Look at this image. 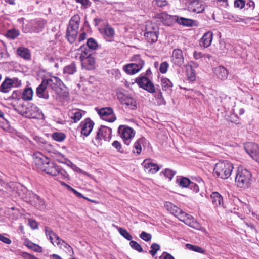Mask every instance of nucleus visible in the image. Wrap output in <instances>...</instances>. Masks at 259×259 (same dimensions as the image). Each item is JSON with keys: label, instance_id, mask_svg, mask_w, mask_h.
<instances>
[{"label": "nucleus", "instance_id": "obj_22", "mask_svg": "<svg viewBox=\"0 0 259 259\" xmlns=\"http://www.w3.org/2000/svg\"><path fill=\"white\" fill-rule=\"evenodd\" d=\"M143 163L146 172L155 174L160 169V167L157 164L150 162L148 159H145Z\"/></svg>", "mask_w": 259, "mask_h": 259}, {"label": "nucleus", "instance_id": "obj_44", "mask_svg": "<svg viewBox=\"0 0 259 259\" xmlns=\"http://www.w3.org/2000/svg\"><path fill=\"white\" fill-rule=\"evenodd\" d=\"M155 97L157 100L158 104L160 105L166 104V102L163 97L162 92L160 91L155 94Z\"/></svg>", "mask_w": 259, "mask_h": 259}, {"label": "nucleus", "instance_id": "obj_7", "mask_svg": "<svg viewBox=\"0 0 259 259\" xmlns=\"http://www.w3.org/2000/svg\"><path fill=\"white\" fill-rule=\"evenodd\" d=\"M118 132L127 145L130 144V140L135 134V131L132 128L125 125H120L118 128Z\"/></svg>", "mask_w": 259, "mask_h": 259}, {"label": "nucleus", "instance_id": "obj_1", "mask_svg": "<svg viewBox=\"0 0 259 259\" xmlns=\"http://www.w3.org/2000/svg\"><path fill=\"white\" fill-rule=\"evenodd\" d=\"M80 17L79 15H73L69 20L66 30V36L70 43H73L78 34L80 25Z\"/></svg>", "mask_w": 259, "mask_h": 259}, {"label": "nucleus", "instance_id": "obj_21", "mask_svg": "<svg viewBox=\"0 0 259 259\" xmlns=\"http://www.w3.org/2000/svg\"><path fill=\"white\" fill-rule=\"evenodd\" d=\"M235 203L236 204L237 208H234V212L235 213H248V211L250 212L249 209V205L245 203L240 200H237Z\"/></svg>", "mask_w": 259, "mask_h": 259}, {"label": "nucleus", "instance_id": "obj_37", "mask_svg": "<svg viewBox=\"0 0 259 259\" xmlns=\"http://www.w3.org/2000/svg\"><path fill=\"white\" fill-rule=\"evenodd\" d=\"M116 228L120 234L124 238L128 241H131L133 239L132 236L127 231V230L123 228L116 226Z\"/></svg>", "mask_w": 259, "mask_h": 259}, {"label": "nucleus", "instance_id": "obj_33", "mask_svg": "<svg viewBox=\"0 0 259 259\" xmlns=\"http://www.w3.org/2000/svg\"><path fill=\"white\" fill-rule=\"evenodd\" d=\"M186 72L188 80L190 81H195L196 79L195 71L193 69V66L191 64L186 66Z\"/></svg>", "mask_w": 259, "mask_h": 259}, {"label": "nucleus", "instance_id": "obj_45", "mask_svg": "<svg viewBox=\"0 0 259 259\" xmlns=\"http://www.w3.org/2000/svg\"><path fill=\"white\" fill-rule=\"evenodd\" d=\"M104 33L109 38H112L114 35V30L111 27L107 26L104 29Z\"/></svg>", "mask_w": 259, "mask_h": 259}, {"label": "nucleus", "instance_id": "obj_5", "mask_svg": "<svg viewBox=\"0 0 259 259\" xmlns=\"http://www.w3.org/2000/svg\"><path fill=\"white\" fill-rule=\"evenodd\" d=\"M165 207L171 213L186 224H191V222H193L194 218L192 215L183 211L180 208L171 203L169 202H166Z\"/></svg>", "mask_w": 259, "mask_h": 259}, {"label": "nucleus", "instance_id": "obj_36", "mask_svg": "<svg viewBox=\"0 0 259 259\" xmlns=\"http://www.w3.org/2000/svg\"><path fill=\"white\" fill-rule=\"evenodd\" d=\"M185 246L188 249L192 250L196 252H198L202 254H205L206 252L205 249L197 245H194L187 243L186 244Z\"/></svg>", "mask_w": 259, "mask_h": 259}, {"label": "nucleus", "instance_id": "obj_3", "mask_svg": "<svg viewBox=\"0 0 259 259\" xmlns=\"http://www.w3.org/2000/svg\"><path fill=\"white\" fill-rule=\"evenodd\" d=\"M152 74L151 69L149 68L144 73H142L136 79L135 82L143 89L150 93H154L155 92V87L152 81L150 79Z\"/></svg>", "mask_w": 259, "mask_h": 259}, {"label": "nucleus", "instance_id": "obj_38", "mask_svg": "<svg viewBox=\"0 0 259 259\" xmlns=\"http://www.w3.org/2000/svg\"><path fill=\"white\" fill-rule=\"evenodd\" d=\"M26 246L33 251L40 253L42 251V248L38 245L29 241L26 243Z\"/></svg>", "mask_w": 259, "mask_h": 259}, {"label": "nucleus", "instance_id": "obj_50", "mask_svg": "<svg viewBox=\"0 0 259 259\" xmlns=\"http://www.w3.org/2000/svg\"><path fill=\"white\" fill-rule=\"evenodd\" d=\"M112 145L117 150L118 152L124 153L123 149L122 148V146L119 142L118 141H114L113 142Z\"/></svg>", "mask_w": 259, "mask_h": 259}, {"label": "nucleus", "instance_id": "obj_56", "mask_svg": "<svg viewBox=\"0 0 259 259\" xmlns=\"http://www.w3.org/2000/svg\"><path fill=\"white\" fill-rule=\"evenodd\" d=\"M64 247L66 249L68 253L70 255L72 256L74 254V251L73 248L71 247V246L69 245L68 243L65 242L63 244Z\"/></svg>", "mask_w": 259, "mask_h": 259}, {"label": "nucleus", "instance_id": "obj_20", "mask_svg": "<svg viewBox=\"0 0 259 259\" xmlns=\"http://www.w3.org/2000/svg\"><path fill=\"white\" fill-rule=\"evenodd\" d=\"M213 34L211 31H208L204 34L202 38L200 39L199 45L201 47L207 48L210 46Z\"/></svg>", "mask_w": 259, "mask_h": 259}, {"label": "nucleus", "instance_id": "obj_30", "mask_svg": "<svg viewBox=\"0 0 259 259\" xmlns=\"http://www.w3.org/2000/svg\"><path fill=\"white\" fill-rule=\"evenodd\" d=\"M82 112L85 113L84 111L79 109H73L70 113L71 114L70 116L71 119L74 123L78 122L81 119L83 116Z\"/></svg>", "mask_w": 259, "mask_h": 259}, {"label": "nucleus", "instance_id": "obj_15", "mask_svg": "<svg viewBox=\"0 0 259 259\" xmlns=\"http://www.w3.org/2000/svg\"><path fill=\"white\" fill-rule=\"evenodd\" d=\"M36 94L39 98H43L46 100L49 99V90L43 79L41 83L37 87Z\"/></svg>", "mask_w": 259, "mask_h": 259}, {"label": "nucleus", "instance_id": "obj_29", "mask_svg": "<svg viewBox=\"0 0 259 259\" xmlns=\"http://www.w3.org/2000/svg\"><path fill=\"white\" fill-rule=\"evenodd\" d=\"M34 199L35 207L40 210H43L46 208V204L44 199H41L39 196L31 194Z\"/></svg>", "mask_w": 259, "mask_h": 259}, {"label": "nucleus", "instance_id": "obj_18", "mask_svg": "<svg viewBox=\"0 0 259 259\" xmlns=\"http://www.w3.org/2000/svg\"><path fill=\"white\" fill-rule=\"evenodd\" d=\"M44 82L46 83L48 90L51 89L56 91L58 88L61 85L62 81L57 77L51 78L44 79Z\"/></svg>", "mask_w": 259, "mask_h": 259}, {"label": "nucleus", "instance_id": "obj_28", "mask_svg": "<svg viewBox=\"0 0 259 259\" xmlns=\"http://www.w3.org/2000/svg\"><path fill=\"white\" fill-rule=\"evenodd\" d=\"M174 20L180 25L185 26H192L194 21L191 19L179 17L177 16H174Z\"/></svg>", "mask_w": 259, "mask_h": 259}, {"label": "nucleus", "instance_id": "obj_63", "mask_svg": "<svg viewBox=\"0 0 259 259\" xmlns=\"http://www.w3.org/2000/svg\"><path fill=\"white\" fill-rule=\"evenodd\" d=\"M56 244L57 245H62L63 244H64L66 242L63 240V239H61L58 236H56Z\"/></svg>", "mask_w": 259, "mask_h": 259}, {"label": "nucleus", "instance_id": "obj_26", "mask_svg": "<svg viewBox=\"0 0 259 259\" xmlns=\"http://www.w3.org/2000/svg\"><path fill=\"white\" fill-rule=\"evenodd\" d=\"M13 85L14 82L12 79L7 77L0 85V92L4 93H7L10 91Z\"/></svg>", "mask_w": 259, "mask_h": 259}, {"label": "nucleus", "instance_id": "obj_11", "mask_svg": "<svg viewBox=\"0 0 259 259\" xmlns=\"http://www.w3.org/2000/svg\"><path fill=\"white\" fill-rule=\"evenodd\" d=\"M205 9V4L202 0H193L188 6V10L192 12L200 13Z\"/></svg>", "mask_w": 259, "mask_h": 259}, {"label": "nucleus", "instance_id": "obj_24", "mask_svg": "<svg viewBox=\"0 0 259 259\" xmlns=\"http://www.w3.org/2000/svg\"><path fill=\"white\" fill-rule=\"evenodd\" d=\"M213 72L216 76L221 80H224L227 78L228 72L223 66H219L215 67L213 69Z\"/></svg>", "mask_w": 259, "mask_h": 259}, {"label": "nucleus", "instance_id": "obj_13", "mask_svg": "<svg viewBox=\"0 0 259 259\" xmlns=\"http://www.w3.org/2000/svg\"><path fill=\"white\" fill-rule=\"evenodd\" d=\"M138 64L130 63L123 67V70L128 74H135L138 72L144 65V61L139 60Z\"/></svg>", "mask_w": 259, "mask_h": 259}, {"label": "nucleus", "instance_id": "obj_19", "mask_svg": "<svg viewBox=\"0 0 259 259\" xmlns=\"http://www.w3.org/2000/svg\"><path fill=\"white\" fill-rule=\"evenodd\" d=\"M58 166H57L55 163L50 162L49 160V162H47V164L42 167V170L45 171L47 174L57 176L58 174Z\"/></svg>", "mask_w": 259, "mask_h": 259}, {"label": "nucleus", "instance_id": "obj_61", "mask_svg": "<svg viewBox=\"0 0 259 259\" xmlns=\"http://www.w3.org/2000/svg\"><path fill=\"white\" fill-rule=\"evenodd\" d=\"M45 232L47 237H48L49 236H51V235L54 234V231L52 230V229L47 226H46L45 227Z\"/></svg>", "mask_w": 259, "mask_h": 259}, {"label": "nucleus", "instance_id": "obj_46", "mask_svg": "<svg viewBox=\"0 0 259 259\" xmlns=\"http://www.w3.org/2000/svg\"><path fill=\"white\" fill-rule=\"evenodd\" d=\"M131 247L139 252H143V248L136 241L131 240L130 243Z\"/></svg>", "mask_w": 259, "mask_h": 259}, {"label": "nucleus", "instance_id": "obj_39", "mask_svg": "<svg viewBox=\"0 0 259 259\" xmlns=\"http://www.w3.org/2000/svg\"><path fill=\"white\" fill-rule=\"evenodd\" d=\"M52 137L55 141L62 142L65 139L66 135L63 133L56 132L52 134Z\"/></svg>", "mask_w": 259, "mask_h": 259}, {"label": "nucleus", "instance_id": "obj_27", "mask_svg": "<svg viewBox=\"0 0 259 259\" xmlns=\"http://www.w3.org/2000/svg\"><path fill=\"white\" fill-rule=\"evenodd\" d=\"M161 85L163 91L166 92L169 95L171 94L173 84L169 79L166 77H162L161 79Z\"/></svg>", "mask_w": 259, "mask_h": 259}, {"label": "nucleus", "instance_id": "obj_48", "mask_svg": "<svg viewBox=\"0 0 259 259\" xmlns=\"http://www.w3.org/2000/svg\"><path fill=\"white\" fill-rule=\"evenodd\" d=\"M151 250L149 251V253L152 256H154L157 253V251L160 249V246L157 243H153L151 245Z\"/></svg>", "mask_w": 259, "mask_h": 259}, {"label": "nucleus", "instance_id": "obj_14", "mask_svg": "<svg viewBox=\"0 0 259 259\" xmlns=\"http://www.w3.org/2000/svg\"><path fill=\"white\" fill-rule=\"evenodd\" d=\"M111 128L105 126H101L97 133L95 140L99 144L101 139H104L106 140L107 138H109L111 135Z\"/></svg>", "mask_w": 259, "mask_h": 259}, {"label": "nucleus", "instance_id": "obj_8", "mask_svg": "<svg viewBox=\"0 0 259 259\" xmlns=\"http://www.w3.org/2000/svg\"><path fill=\"white\" fill-rule=\"evenodd\" d=\"M98 113L103 120L110 122H113L116 119L113 110L111 107L102 108L98 110Z\"/></svg>", "mask_w": 259, "mask_h": 259}, {"label": "nucleus", "instance_id": "obj_32", "mask_svg": "<svg viewBox=\"0 0 259 259\" xmlns=\"http://www.w3.org/2000/svg\"><path fill=\"white\" fill-rule=\"evenodd\" d=\"M17 54L21 57L28 60L30 59V53L29 50L25 47H19L17 49Z\"/></svg>", "mask_w": 259, "mask_h": 259}, {"label": "nucleus", "instance_id": "obj_4", "mask_svg": "<svg viewBox=\"0 0 259 259\" xmlns=\"http://www.w3.org/2000/svg\"><path fill=\"white\" fill-rule=\"evenodd\" d=\"M233 168V164L228 161H219L215 165L214 175L222 179H227L230 176Z\"/></svg>", "mask_w": 259, "mask_h": 259}, {"label": "nucleus", "instance_id": "obj_34", "mask_svg": "<svg viewBox=\"0 0 259 259\" xmlns=\"http://www.w3.org/2000/svg\"><path fill=\"white\" fill-rule=\"evenodd\" d=\"M33 92L31 88H26L22 93V98L24 100L29 101L32 100Z\"/></svg>", "mask_w": 259, "mask_h": 259}, {"label": "nucleus", "instance_id": "obj_52", "mask_svg": "<svg viewBox=\"0 0 259 259\" xmlns=\"http://www.w3.org/2000/svg\"><path fill=\"white\" fill-rule=\"evenodd\" d=\"M140 237L143 240L148 242L150 241L152 238V236L150 234L146 232L143 231L140 234Z\"/></svg>", "mask_w": 259, "mask_h": 259}, {"label": "nucleus", "instance_id": "obj_25", "mask_svg": "<svg viewBox=\"0 0 259 259\" xmlns=\"http://www.w3.org/2000/svg\"><path fill=\"white\" fill-rule=\"evenodd\" d=\"M210 200L213 205L216 207L223 206V198L218 192H213L210 195Z\"/></svg>", "mask_w": 259, "mask_h": 259}, {"label": "nucleus", "instance_id": "obj_35", "mask_svg": "<svg viewBox=\"0 0 259 259\" xmlns=\"http://www.w3.org/2000/svg\"><path fill=\"white\" fill-rule=\"evenodd\" d=\"M76 72V66L75 63L72 62L64 68V74L72 75Z\"/></svg>", "mask_w": 259, "mask_h": 259}, {"label": "nucleus", "instance_id": "obj_54", "mask_svg": "<svg viewBox=\"0 0 259 259\" xmlns=\"http://www.w3.org/2000/svg\"><path fill=\"white\" fill-rule=\"evenodd\" d=\"M154 5H156L159 7H162L167 4L166 0H154L153 2Z\"/></svg>", "mask_w": 259, "mask_h": 259}, {"label": "nucleus", "instance_id": "obj_49", "mask_svg": "<svg viewBox=\"0 0 259 259\" xmlns=\"http://www.w3.org/2000/svg\"><path fill=\"white\" fill-rule=\"evenodd\" d=\"M22 98V93L19 90H16L13 91L12 95L9 97V99H15L19 101Z\"/></svg>", "mask_w": 259, "mask_h": 259}, {"label": "nucleus", "instance_id": "obj_47", "mask_svg": "<svg viewBox=\"0 0 259 259\" xmlns=\"http://www.w3.org/2000/svg\"><path fill=\"white\" fill-rule=\"evenodd\" d=\"M157 17L158 18L162 19L163 21H166L167 20H170V19L174 20V16H171L170 15H168L165 12H162L160 14H158Z\"/></svg>", "mask_w": 259, "mask_h": 259}, {"label": "nucleus", "instance_id": "obj_23", "mask_svg": "<svg viewBox=\"0 0 259 259\" xmlns=\"http://www.w3.org/2000/svg\"><path fill=\"white\" fill-rule=\"evenodd\" d=\"M49 160L46 156L39 153L36 155L34 158V162L39 168L42 170V167H44L47 162H49Z\"/></svg>", "mask_w": 259, "mask_h": 259}, {"label": "nucleus", "instance_id": "obj_12", "mask_svg": "<svg viewBox=\"0 0 259 259\" xmlns=\"http://www.w3.org/2000/svg\"><path fill=\"white\" fill-rule=\"evenodd\" d=\"M82 62V65L85 69L90 70L95 67V58L92 54H89L87 56H85L82 54L80 57Z\"/></svg>", "mask_w": 259, "mask_h": 259}, {"label": "nucleus", "instance_id": "obj_53", "mask_svg": "<svg viewBox=\"0 0 259 259\" xmlns=\"http://www.w3.org/2000/svg\"><path fill=\"white\" fill-rule=\"evenodd\" d=\"M57 170L58 172L57 176H58L59 178L62 179H66L68 177V175L65 170L62 169L59 166H58V169Z\"/></svg>", "mask_w": 259, "mask_h": 259}, {"label": "nucleus", "instance_id": "obj_10", "mask_svg": "<svg viewBox=\"0 0 259 259\" xmlns=\"http://www.w3.org/2000/svg\"><path fill=\"white\" fill-rule=\"evenodd\" d=\"M245 149L250 157L259 163V147L257 145L249 143L245 146Z\"/></svg>", "mask_w": 259, "mask_h": 259}, {"label": "nucleus", "instance_id": "obj_17", "mask_svg": "<svg viewBox=\"0 0 259 259\" xmlns=\"http://www.w3.org/2000/svg\"><path fill=\"white\" fill-rule=\"evenodd\" d=\"M81 124L82 126L81 134L85 136H88L93 130L94 122L90 118H88L81 122Z\"/></svg>", "mask_w": 259, "mask_h": 259}, {"label": "nucleus", "instance_id": "obj_58", "mask_svg": "<svg viewBox=\"0 0 259 259\" xmlns=\"http://www.w3.org/2000/svg\"><path fill=\"white\" fill-rule=\"evenodd\" d=\"M29 224L31 228L33 229H36L38 228L37 223L34 220L30 219L29 220Z\"/></svg>", "mask_w": 259, "mask_h": 259}, {"label": "nucleus", "instance_id": "obj_2", "mask_svg": "<svg viewBox=\"0 0 259 259\" xmlns=\"http://www.w3.org/2000/svg\"><path fill=\"white\" fill-rule=\"evenodd\" d=\"M251 174L243 167L238 168L235 177V183L240 188H248L251 183Z\"/></svg>", "mask_w": 259, "mask_h": 259}, {"label": "nucleus", "instance_id": "obj_60", "mask_svg": "<svg viewBox=\"0 0 259 259\" xmlns=\"http://www.w3.org/2000/svg\"><path fill=\"white\" fill-rule=\"evenodd\" d=\"M193 56L196 60H198L200 58H203V53L200 52H197L195 51L193 53Z\"/></svg>", "mask_w": 259, "mask_h": 259}, {"label": "nucleus", "instance_id": "obj_40", "mask_svg": "<svg viewBox=\"0 0 259 259\" xmlns=\"http://www.w3.org/2000/svg\"><path fill=\"white\" fill-rule=\"evenodd\" d=\"M20 35V32L19 30L16 29H12L10 30H9L6 33V36L7 37L11 38V39H15L17 36H18Z\"/></svg>", "mask_w": 259, "mask_h": 259}, {"label": "nucleus", "instance_id": "obj_59", "mask_svg": "<svg viewBox=\"0 0 259 259\" xmlns=\"http://www.w3.org/2000/svg\"><path fill=\"white\" fill-rule=\"evenodd\" d=\"M0 241L7 244H10L12 242L11 240L9 238L6 237L1 234H0Z\"/></svg>", "mask_w": 259, "mask_h": 259}, {"label": "nucleus", "instance_id": "obj_9", "mask_svg": "<svg viewBox=\"0 0 259 259\" xmlns=\"http://www.w3.org/2000/svg\"><path fill=\"white\" fill-rule=\"evenodd\" d=\"M118 98L121 104L126 105L129 109L132 110L137 109L136 101L133 98L123 94H119L118 95Z\"/></svg>", "mask_w": 259, "mask_h": 259}, {"label": "nucleus", "instance_id": "obj_55", "mask_svg": "<svg viewBox=\"0 0 259 259\" xmlns=\"http://www.w3.org/2000/svg\"><path fill=\"white\" fill-rule=\"evenodd\" d=\"M189 188L195 193H198L199 191V187L195 183L191 182Z\"/></svg>", "mask_w": 259, "mask_h": 259}, {"label": "nucleus", "instance_id": "obj_42", "mask_svg": "<svg viewBox=\"0 0 259 259\" xmlns=\"http://www.w3.org/2000/svg\"><path fill=\"white\" fill-rule=\"evenodd\" d=\"M177 182H178L179 185L182 187H189L191 181L186 177H182L180 181L177 179Z\"/></svg>", "mask_w": 259, "mask_h": 259}, {"label": "nucleus", "instance_id": "obj_57", "mask_svg": "<svg viewBox=\"0 0 259 259\" xmlns=\"http://www.w3.org/2000/svg\"><path fill=\"white\" fill-rule=\"evenodd\" d=\"M234 6L236 7L243 8L245 6V2L243 0H237L235 1Z\"/></svg>", "mask_w": 259, "mask_h": 259}, {"label": "nucleus", "instance_id": "obj_64", "mask_svg": "<svg viewBox=\"0 0 259 259\" xmlns=\"http://www.w3.org/2000/svg\"><path fill=\"white\" fill-rule=\"evenodd\" d=\"M24 257L26 258V259H38V258L36 257L35 256L32 255L29 253L25 252L23 253Z\"/></svg>", "mask_w": 259, "mask_h": 259}, {"label": "nucleus", "instance_id": "obj_16", "mask_svg": "<svg viewBox=\"0 0 259 259\" xmlns=\"http://www.w3.org/2000/svg\"><path fill=\"white\" fill-rule=\"evenodd\" d=\"M172 62L176 65L181 66L184 63L182 51L180 49H174L171 57Z\"/></svg>", "mask_w": 259, "mask_h": 259}, {"label": "nucleus", "instance_id": "obj_6", "mask_svg": "<svg viewBox=\"0 0 259 259\" xmlns=\"http://www.w3.org/2000/svg\"><path fill=\"white\" fill-rule=\"evenodd\" d=\"M159 27L156 23H147L145 27V32L144 34L146 40L150 44L156 42L159 34Z\"/></svg>", "mask_w": 259, "mask_h": 259}, {"label": "nucleus", "instance_id": "obj_31", "mask_svg": "<svg viewBox=\"0 0 259 259\" xmlns=\"http://www.w3.org/2000/svg\"><path fill=\"white\" fill-rule=\"evenodd\" d=\"M145 141L144 137L138 139L134 143V148L135 149L133 150V153H136L137 155H139L142 151V145L143 144Z\"/></svg>", "mask_w": 259, "mask_h": 259}, {"label": "nucleus", "instance_id": "obj_41", "mask_svg": "<svg viewBox=\"0 0 259 259\" xmlns=\"http://www.w3.org/2000/svg\"><path fill=\"white\" fill-rule=\"evenodd\" d=\"M87 45L89 49L93 50L97 49L98 47L97 42L93 38H90L87 40Z\"/></svg>", "mask_w": 259, "mask_h": 259}, {"label": "nucleus", "instance_id": "obj_51", "mask_svg": "<svg viewBox=\"0 0 259 259\" xmlns=\"http://www.w3.org/2000/svg\"><path fill=\"white\" fill-rule=\"evenodd\" d=\"M168 67L169 64L166 61L162 62L159 67L160 72L162 74L165 73L167 71Z\"/></svg>", "mask_w": 259, "mask_h": 259}, {"label": "nucleus", "instance_id": "obj_43", "mask_svg": "<svg viewBox=\"0 0 259 259\" xmlns=\"http://www.w3.org/2000/svg\"><path fill=\"white\" fill-rule=\"evenodd\" d=\"M161 173L164 175L166 178H167L169 181H171L172 179L174 176L175 175L176 172L169 168H166Z\"/></svg>", "mask_w": 259, "mask_h": 259}, {"label": "nucleus", "instance_id": "obj_62", "mask_svg": "<svg viewBox=\"0 0 259 259\" xmlns=\"http://www.w3.org/2000/svg\"><path fill=\"white\" fill-rule=\"evenodd\" d=\"M77 3H80L83 6H89L91 4L89 0H75Z\"/></svg>", "mask_w": 259, "mask_h": 259}]
</instances>
